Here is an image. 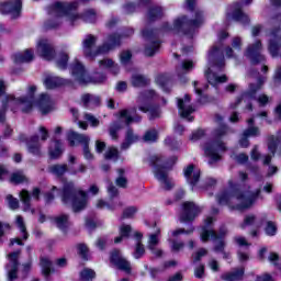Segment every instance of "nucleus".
I'll return each instance as SVG.
<instances>
[{
    "label": "nucleus",
    "instance_id": "58836bf2",
    "mask_svg": "<svg viewBox=\"0 0 281 281\" xmlns=\"http://www.w3.org/2000/svg\"><path fill=\"white\" fill-rule=\"evenodd\" d=\"M248 128L244 131L245 137H260V128L254 126V119L247 121Z\"/></svg>",
    "mask_w": 281,
    "mask_h": 281
},
{
    "label": "nucleus",
    "instance_id": "de8ad7c7",
    "mask_svg": "<svg viewBox=\"0 0 281 281\" xmlns=\"http://www.w3.org/2000/svg\"><path fill=\"white\" fill-rule=\"evenodd\" d=\"M164 10H161L159 7L151 8L147 13L149 21H157V19H161Z\"/></svg>",
    "mask_w": 281,
    "mask_h": 281
},
{
    "label": "nucleus",
    "instance_id": "2f4dec72",
    "mask_svg": "<svg viewBox=\"0 0 281 281\" xmlns=\"http://www.w3.org/2000/svg\"><path fill=\"white\" fill-rule=\"evenodd\" d=\"M63 143L60 140H52L48 147V155L50 159H58L64 153Z\"/></svg>",
    "mask_w": 281,
    "mask_h": 281
},
{
    "label": "nucleus",
    "instance_id": "aec40b11",
    "mask_svg": "<svg viewBox=\"0 0 281 281\" xmlns=\"http://www.w3.org/2000/svg\"><path fill=\"white\" fill-rule=\"evenodd\" d=\"M199 214H201V209L196 206V204H194L193 202H184L180 221L182 223H187L188 221H194V218H196Z\"/></svg>",
    "mask_w": 281,
    "mask_h": 281
},
{
    "label": "nucleus",
    "instance_id": "338daca9",
    "mask_svg": "<svg viewBox=\"0 0 281 281\" xmlns=\"http://www.w3.org/2000/svg\"><path fill=\"white\" fill-rule=\"evenodd\" d=\"M137 214V207L135 206H130L124 210L123 212V218H133Z\"/></svg>",
    "mask_w": 281,
    "mask_h": 281
},
{
    "label": "nucleus",
    "instance_id": "0e129e2a",
    "mask_svg": "<svg viewBox=\"0 0 281 281\" xmlns=\"http://www.w3.org/2000/svg\"><path fill=\"white\" fill-rule=\"evenodd\" d=\"M272 98L267 95V94H260L257 98V102L259 104V106H267L269 104V102H271Z\"/></svg>",
    "mask_w": 281,
    "mask_h": 281
},
{
    "label": "nucleus",
    "instance_id": "f8f14e48",
    "mask_svg": "<svg viewBox=\"0 0 281 281\" xmlns=\"http://www.w3.org/2000/svg\"><path fill=\"white\" fill-rule=\"evenodd\" d=\"M116 117H119V122L112 123L109 130L110 137H112V139H117V131H121L123 127L122 121H124L125 124L139 122V119L135 117V110H122Z\"/></svg>",
    "mask_w": 281,
    "mask_h": 281
},
{
    "label": "nucleus",
    "instance_id": "e433bc0d",
    "mask_svg": "<svg viewBox=\"0 0 281 281\" xmlns=\"http://www.w3.org/2000/svg\"><path fill=\"white\" fill-rule=\"evenodd\" d=\"M134 237L136 238V249L134 252V258L139 259L144 254H146V249L144 245H142L143 235L139 232H135Z\"/></svg>",
    "mask_w": 281,
    "mask_h": 281
},
{
    "label": "nucleus",
    "instance_id": "bf43d9fd",
    "mask_svg": "<svg viewBox=\"0 0 281 281\" xmlns=\"http://www.w3.org/2000/svg\"><path fill=\"white\" fill-rule=\"evenodd\" d=\"M131 58H133V54H131V50H123L120 55V60L122 65H128L131 63Z\"/></svg>",
    "mask_w": 281,
    "mask_h": 281
},
{
    "label": "nucleus",
    "instance_id": "473e14b6",
    "mask_svg": "<svg viewBox=\"0 0 281 281\" xmlns=\"http://www.w3.org/2000/svg\"><path fill=\"white\" fill-rule=\"evenodd\" d=\"M81 104H83L86 109H93V106H98L100 104V97L89 93L82 94Z\"/></svg>",
    "mask_w": 281,
    "mask_h": 281
},
{
    "label": "nucleus",
    "instance_id": "774afa93",
    "mask_svg": "<svg viewBox=\"0 0 281 281\" xmlns=\"http://www.w3.org/2000/svg\"><path fill=\"white\" fill-rule=\"evenodd\" d=\"M85 120H87V122H90L91 126H93L94 128L100 126V120L95 119V116H93L92 114L86 113Z\"/></svg>",
    "mask_w": 281,
    "mask_h": 281
},
{
    "label": "nucleus",
    "instance_id": "c756f323",
    "mask_svg": "<svg viewBox=\"0 0 281 281\" xmlns=\"http://www.w3.org/2000/svg\"><path fill=\"white\" fill-rule=\"evenodd\" d=\"M99 71H106V69H110L112 74H120V66L113 61V59L104 58L98 61V68Z\"/></svg>",
    "mask_w": 281,
    "mask_h": 281
},
{
    "label": "nucleus",
    "instance_id": "6ab92c4d",
    "mask_svg": "<svg viewBox=\"0 0 281 281\" xmlns=\"http://www.w3.org/2000/svg\"><path fill=\"white\" fill-rule=\"evenodd\" d=\"M246 56L250 59L252 65L262 63V60H265V56H262V43L260 41H256L250 44L246 50Z\"/></svg>",
    "mask_w": 281,
    "mask_h": 281
},
{
    "label": "nucleus",
    "instance_id": "72a5a7b5",
    "mask_svg": "<svg viewBox=\"0 0 281 281\" xmlns=\"http://www.w3.org/2000/svg\"><path fill=\"white\" fill-rule=\"evenodd\" d=\"M227 243L221 239L220 241L215 243L213 247V251L215 254H222L224 260H229L232 258V252L226 251Z\"/></svg>",
    "mask_w": 281,
    "mask_h": 281
},
{
    "label": "nucleus",
    "instance_id": "79ce46f5",
    "mask_svg": "<svg viewBox=\"0 0 281 281\" xmlns=\"http://www.w3.org/2000/svg\"><path fill=\"white\" fill-rule=\"evenodd\" d=\"M148 82H149L148 77L140 74H136L132 77L133 87H146Z\"/></svg>",
    "mask_w": 281,
    "mask_h": 281
},
{
    "label": "nucleus",
    "instance_id": "09e8293b",
    "mask_svg": "<svg viewBox=\"0 0 281 281\" xmlns=\"http://www.w3.org/2000/svg\"><path fill=\"white\" fill-rule=\"evenodd\" d=\"M132 228L131 225H122L120 227V236L114 239V243H120L123 238H128L131 235Z\"/></svg>",
    "mask_w": 281,
    "mask_h": 281
},
{
    "label": "nucleus",
    "instance_id": "0eeeda50",
    "mask_svg": "<svg viewBox=\"0 0 281 281\" xmlns=\"http://www.w3.org/2000/svg\"><path fill=\"white\" fill-rule=\"evenodd\" d=\"M70 71L74 80L79 82V85H102V82H106V75L104 72L97 68L93 76L90 77L79 60H75L70 65Z\"/></svg>",
    "mask_w": 281,
    "mask_h": 281
},
{
    "label": "nucleus",
    "instance_id": "a18cd8bd",
    "mask_svg": "<svg viewBox=\"0 0 281 281\" xmlns=\"http://www.w3.org/2000/svg\"><path fill=\"white\" fill-rule=\"evenodd\" d=\"M48 171L52 175H55V177H63V175H65V172H67V165H52L48 168Z\"/></svg>",
    "mask_w": 281,
    "mask_h": 281
},
{
    "label": "nucleus",
    "instance_id": "9b49d317",
    "mask_svg": "<svg viewBox=\"0 0 281 281\" xmlns=\"http://www.w3.org/2000/svg\"><path fill=\"white\" fill-rule=\"evenodd\" d=\"M272 23L276 25H279V29H274L268 34V37H269L268 49L272 58H276L278 56V52H280L281 49V14L272 19Z\"/></svg>",
    "mask_w": 281,
    "mask_h": 281
},
{
    "label": "nucleus",
    "instance_id": "37998d69",
    "mask_svg": "<svg viewBox=\"0 0 281 281\" xmlns=\"http://www.w3.org/2000/svg\"><path fill=\"white\" fill-rule=\"evenodd\" d=\"M42 273L44 277L49 278L50 273H54V269L52 268V261L47 258L41 259Z\"/></svg>",
    "mask_w": 281,
    "mask_h": 281
},
{
    "label": "nucleus",
    "instance_id": "5fc2aeb1",
    "mask_svg": "<svg viewBox=\"0 0 281 281\" xmlns=\"http://www.w3.org/2000/svg\"><path fill=\"white\" fill-rule=\"evenodd\" d=\"M159 49V42H150L145 48V54L147 56H155Z\"/></svg>",
    "mask_w": 281,
    "mask_h": 281
},
{
    "label": "nucleus",
    "instance_id": "39448f33",
    "mask_svg": "<svg viewBox=\"0 0 281 281\" xmlns=\"http://www.w3.org/2000/svg\"><path fill=\"white\" fill-rule=\"evenodd\" d=\"M203 25V12L196 11L193 20H188L186 16L178 18L173 21V25L165 23L162 25V32H176V34H187L190 36L196 27Z\"/></svg>",
    "mask_w": 281,
    "mask_h": 281
},
{
    "label": "nucleus",
    "instance_id": "864d4df0",
    "mask_svg": "<svg viewBox=\"0 0 281 281\" xmlns=\"http://www.w3.org/2000/svg\"><path fill=\"white\" fill-rule=\"evenodd\" d=\"M25 181H27V178L21 171H18L11 175V178H10L11 183H25Z\"/></svg>",
    "mask_w": 281,
    "mask_h": 281
},
{
    "label": "nucleus",
    "instance_id": "1a4fd4ad",
    "mask_svg": "<svg viewBox=\"0 0 281 281\" xmlns=\"http://www.w3.org/2000/svg\"><path fill=\"white\" fill-rule=\"evenodd\" d=\"M63 202L71 205L74 212H80L87 207V193L85 191H76L74 182H65Z\"/></svg>",
    "mask_w": 281,
    "mask_h": 281
},
{
    "label": "nucleus",
    "instance_id": "ddd939ff",
    "mask_svg": "<svg viewBox=\"0 0 281 281\" xmlns=\"http://www.w3.org/2000/svg\"><path fill=\"white\" fill-rule=\"evenodd\" d=\"M212 223H214L213 217H207L205 220V225L203 226V228L200 233V238H201L202 243H207V240H210V238H211V240H223V238H225L227 236V228L225 226L220 228L218 233H216V231L207 228V227H210V225H212Z\"/></svg>",
    "mask_w": 281,
    "mask_h": 281
},
{
    "label": "nucleus",
    "instance_id": "20e7f679",
    "mask_svg": "<svg viewBox=\"0 0 281 281\" xmlns=\"http://www.w3.org/2000/svg\"><path fill=\"white\" fill-rule=\"evenodd\" d=\"M120 35H111L108 37L106 43L94 48L95 43H98V37H95V35H87L82 41L83 54L86 58H89L90 60H95L98 56H104V54H109L111 49L117 47V45H120Z\"/></svg>",
    "mask_w": 281,
    "mask_h": 281
},
{
    "label": "nucleus",
    "instance_id": "69168bd1",
    "mask_svg": "<svg viewBox=\"0 0 281 281\" xmlns=\"http://www.w3.org/2000/svg\"><path fill=\"white\" fill-rule=\"evenodd\" d=\"M7 201L10 210H19V200L12 195H7Z\"/></svg>",
    "mask_w": 281,
    "mask_h": 281
},
{
    "label": "nucleus",
    "instance_id": "412c9836",
    "mask_svg": "<svg viewBox=\"0 0 281 281\" xmlns=\"http://www.w3.org/2000/svg\"><path fill=\"white\" fill-rule=\"evenodd\" d=\"M110 262H112L114 267L119 268L125 273L131 272V262H128V260H126V258L122 256V252L120 250H113L111 252Z\"/></svg>",
    "mask_w": 281,
    "mask_h": 281
},
{
    "label": "nucleus",
    "instance_id": "49530a36",
    "mask_svg": "<svg viewBox=\"0 0 281 281\" xmlns=\"http://www.w3.org/2000/svg\"><path fill=\"white\" fill-rule=\"evenodd\" d=\"M68 60H69V55H67V53H59L56 57V65L58 69H67Z\"/></svg>",
    "mask_w": 281,
    "mask_h": 281
},
{
    "label": "nucleus",
    "instance_id": "c03bdc74",
    "mask_svg": "<svg viewBox=\"0 0 281 281\" xmlns=\"http://www.w3.org/2000/svg\"><path fill=\"white\" fill-rule=\"evenodd\" d=\"M20 201L24 205V212H27L31 207V201H32V196L30 195V192L27 190H22L20 192Z\"/></svg>",
    "mask_w": 281,
    "mask_h": 281
},
{
    "label": "nucleus",
    "instance_id": "f257e3e1",
    "mask_svg": "<svg viewBox=\"0 0 281 281\" xmlns=\"http://www.w3.org/2000/svg\"><path fill=\"white\" fill-rule=\"evenodd\" d=\"M36 89L34 85L27 86L26 95L18 99L12 94L4 95V99H2L3 110L10 106V109L13 110L21 109L24 113H30L32 109H38L43 115L52 113V111H54V99L47 93H41L37 100H35L34 95L36 94Z\"/></svg>",
    "mask_w": 281,
    "mask_h": 281
},
{
    "label": "nucleus",
    "instance_id": "e2e57ef3",
    "mask_svg": "<svg viewBox=\"0 0 281 281\" xmlns=\"http://www.w3.org/2000/svg\"><path fill=\"white\" fill-rule=\"evenodd\" d=\"M123 175L124 169H119V178L116 179V186H119V188H126L127 180Z\"/></svg>",
    "mask_w": 281,
    "mask_h": 281
},
{
    "label": "nucleus",
    "instance_id": "c9c22d12",
    "mask_svg": "<svg viewBox=\"0 0 281 281\" xmlns=\"http://www.w3.org/2000/svg\"><path fill=\"white\" fill-rule=\"evenodd\" d=\"M138 140H139V136L133 133V130H127L125 134V142L121 145V148L123 150H126L131 148L132 144H135V142H138Z\"/></svg>",
    "mask_w": 281,
    "mask_h": 281
},
{
    "label": "nucleus",
    "instance_id": "f03ea898",
    "mask_svg": "<svg viewBox=\"0 0 281 281\" xmlns=\"http://www.w3.org/2000/svg\"><path fill=\"white\" fill-rule=\"evenodd\" d=\"M76 8H78V2H56L48 10L50 16L56 19V23H52V21L46 22L47 30L58 27V25H60V19H65L70 25H76V23L82 20L86 21V23H93L95 21V11L93 9L88 10L85 15L81 16L76 12Z\"/></svg>",
    "mask_w": 281,
    "mask_h": 281
},
{
    "label": "nucleus",
    "instance_id": "8fccbe9b",
    "mask_svg": "<svg viewBox=\"0 0 281 281\" xmlns=\"http://www.w3.org/2000/svg\"><path fill=\"white\" fill-rule=\"evenodd\" d=\"M260 227V224L256 220L255 215H248L245 217L244 223L241 224V229H245V227Z\"/></svg>",
    "mask_w": 281,
    "mask_h": 281
},
{
    "label": "nucleus",
    "instance_id": "4c0bfd02",
    "mask_svg": "<svg viewBox=\"0 0 281 281\" xmlns=\"http://www.w3.org/2000/svg\"><path fill=\"white\" fill-rule=\"evenodd\" d=\"M52 223L58 227V229H67L69 227V216L68 215H58L50 218Z\"/></svg>",
    "mask_w": 281,
    "mask_h": 281
},
{
    "label": "nucleus",
    "instance_id": "a878e982",
    "mask_svg": "<svg viewBox=\"0 0 281 281\" xmlns=\"http://www.w3.org/2000/svg\"><path fill=\"white\" fill-rule=\"evenodd\" d=\"M19 254L20 251H14L8 256L9 265L7 266V271L9 280H16V271L19 269Z\"/></svg>",
    "mask_w": 281,
    "mask_h": 281
},
{
    "label": "nucleus",
    "instance_id": "3c124183",
    "mask_svg": "<svg viewBox=\"0 0 281 281\" xmlns=\"http://www.w3.org/2000/svg\"><path fill=\"white\" fill-rule=\"evenodd\" d=\"M104 157L110 161H117L120 158V151H117V148L115 147H110L106 149Z\"/></svg>",
    "mask_w": 281,
    "mask_h": 281
},
{
    "label": "nucleus",
    "instance_id": "cd10ccee",
    "mask_svg": "<svg viewBox=\"0 0 281 281\" xmlns=\"http://www.w3.org/2000/svg\"><path fill=\"white\" fill-rule=\"evenodd\" d=\"M281 142V134L279 136H270L268 142V150L270 154L266 155L263 158V166L271 164V159L273 155H276V150L278 148V144Z\"/></svg>",
    "mask_w": 281,
    "mask_h": 281
},
{
    "label": "nucleus",
    "instance_id": "052dcab7",
    "mask_svg": "<svg viewBox=\"0 0 281 281\" xmlns=\"http://www.w3.org/2000/svg\"><path fill=\"white\" fill-rule=\"evenodd\" d=\"M78 254L83 258V260H89V247L85 244L78 245Z\"/></svg>",
    "mask_w": 281,
    "mask_h": 281
},
{
    "label": "nucleus",
    "instance_id": "2eb2a0df",
    "mask_svg": "<svg viewBox=\"0 0 281 281\" xmlns=\"http://www.w3.org/2000/svg\"><path fill=\"white\" fill-rule=\"evenodd\" d=\"M36 52L44 60H53L56 56L54 44L47 38H40L36 43Z\"/></svg>",
    "mask_w": 281,
    "mask_h": 281
},
{
    "label": "nucleus",
    "instance_id": "a211bd4d",
    "mask_svg": "<svg viewBox=\"0 0 281 281\" xmlns=\"http://www.w3.org/2000/svg\"><path fill=\"white\" fill-rule=\"evenodd\" d=\"M178 110L180 116L188 120V122H192L193 117L190 114L194 113L196 109L191 103L190 94H186L183 99H178Z\"/></svg>",
    "mask_w": 281,
    "mask_h": 281
},
{
    "label": "nucleus",
    "instance_id": "9d476101",
    "mask_svg": "<svg viewBox=\"0 0 281 281\" xmlns=\"http://www.w3.org/2000/svg\"><path fill=\"white\" fill-rule=\"evenodd\" d=\"M155 95L154 90H146L138 95V109L143 113H149V120H155L161 115V110H159V108L150 106V102Z\"/></svg>",
    "mask_w": 281,
    "mask_h": 281
},
{
    "label": "nucleus",
    "instance_id": "7ed1b4c3",
    "mask_svg": "<svg viewBox=\"0 0 281 281\" xmlns=\"http://www.w3.org/2000/svg\"><path fill=\"white\" fill-rule=\"evenodd\" d=\"M260 196V189L255 191H222L216 195V201L218 205H227L231 210H237L243 212V210H249L256 205Z\"/></svg>",
    "mask_w": 281,
    "mask_h": 281
},
{
    "label": "nucleus",
    "instance_id": "c85d7f7f",
    "mask_svg": "<svg viewBox=\"0 0 281 281\" xmlns=\"http://www.w3.org/2000/svg\"><path fill=\"white\" fill-rule=\"evenodd\" d=\"M12 59L15 65H22V63H31V60H34V50L25 49L24 52L15 53L12 56Z\"/></svg>",
    "mask_w": 281,
    "mask_h": 281
},
{
    "label": "nucleus",
    "instance_id": "6e6552de",
    "mask_svg": "<svg viewBox=\"0 0 281 281\" xmlns=\"http://www.w3.org/2000/svg\"><path fill=\"white\" fill-rule=\"evenodd\" d=\"M177 162V157H172L170 161H164V157L156 155L151 157V164L154 166V175L156 179L161 183L165 190L173 188L175 183L168 178V169L172 168Z\"/></svg>",
    "mask_w": 281,
    "mask_h": 281
},
{
    "label": "nucleus",
    "instance_id": "a19ab883",
    "mask_svg": "<svg viewBox=\"0 0 281 281\" xmlns=\"http://www.w3.org/2000/svg\"><path fill=\"white\" fill-rule=\"evenodd\" d=\"M15 225L18 229L21 232L23 240H27V227L25 226V220H23V216L18 215L15 217Z\"/></svg>",
    "mask_w": 281,
    "mask_h": 281
},
{
    "label": "nucleus",
    "instance_id": "680f3d73",
    "mask_svg": "<svg viewBox=\"0 0 281 281\" xmlns=\"http://www.w3.org/2000/svg\"><path fill=\"white\" fill-rule=\"evenodd\" d=\"M234 243L238 247H251V244L249 241H247V238H245L243 236L234 237Z\"/></svg>",
    "mask_w": 281,
    "mask_h": 281
},
{
    "label": "nucleus",
    "instance_id": "603ef678",
    "mask_svg": "<svg viewBox=\"0 0 281 281\" xmlns=\"http://www.w3.org/2000/svg\"><path fill=\"white\" fill-rule=\"evenodd\" d=\"M93 278H95V272L89 268H86L80 272L81 281H92Z\"/></svg>",
    "mask_w": 281,
    "mask_h": 281
},
{
    "label": "nucleus",
    "instance_id": "5701e85b",
    "mask_svg": "<svg viewBox=\"0 0 281 281\" xmlns=\"http://www.w3.org/2000/svg\"><path fill=\"white\" fill-rule=\"evenodd\" d=\"M252 0H244L241 3H235L233 9V20L239 23H249V16L243 12V5H249Z\"/></svg>",
    "mask_w": 281,
    "mask_h": 281
},
{
    "label": "nucleus",
    "instance_id": "ea45409f",
    "mask_svg": "<svg viewBox=\"0 0 281 281\" xmlns=\"http://www.w3.org/2000/svg\"><path fill=\"white\" fill-rule=\"evenodd\" d=\"M215 122L220 125V127L215 130V137H217V139H221V137L227 135V126L223 124V116L221 115L215 116Z\"/></svg>",
    "mask_w": 281,
    "mask_h": 281
},
{
    "label": "nucleus",
    "instance_id": "6e6d98bb",
    "mask_svg": "<svg viewBox=\"0 0 281 281\" xmlns=\"http://www.w3.org/2000/svg\"><path fill=\"white\" fill-rule=\"evenodd\" d=\"M191 69H194V63L186 60L181 64L180 67L177 68V71L178 74H186L188 71H191Z\"/></svg>",
    "mask_w": 281,
    "mask_h": 281
},
{
    "label": "nucleus",
    "instance_id": "4468645a",
    "mask_svg": "<svg viewBox=\"0 0 281 281\" xmlns=\"http://www.w3.org/2000/svg\"><path fill=\"white\" fill-rule=\"evenodd\" d=\"M68 142L70 143V146H76V142L77 144H82L85 158L93 159V154L89 150V142H91L89 136L70 131L68 132Z\"/></svg>",
    "mask_w": 281,
    "mask_h": 281
},
{
    "label": "nucleus",
    "instance_id": "4d7b16f0",
    "mask_svg": "<svg viewBox=\"0 0 281 281\" xmlns=\"http://www.w3.org/2000/svg\"><path fill=\"white\" fill-rule=\"evenodd\" d=\"M159 137L156 130H149L145 133L143 139L144 142H157V138Z\"/></svg>",
    "mask_w": 281,
    "mask_h": 281
},
{
    "label": "nucleus",
    "instance_id": "f3484780",
    "mask_svg": "<svg viewBox=\"0 0 281 281\" xmlns=\"http://www.w3.org/2000/svg\"><path fill=\"white\" fill-rule=\"evenodd\" d=\"M23 3L21 0H11L0 4V14H10L11 19H19L21 16V8Z\"/></svg>",
    "mask_w": 281,
    "mask_h": 281
},
{
    "label": "nucleus",
    "instance_id": "dca6fc26",
    "mask_svg": "<svg viewBox=\"0 0 281 281\" xmlns=\"http://www.w3.org/2000/svg\"><path fill=\"white\" fill-rule=\"evenodd\" d=\"M203 150L211 161H218L221 153L225 151V144L221 140L210 142L204 145Z\"/></svg>",
    "mask_w": 281,
    "mask_h": 281
},
{
    "label": "nucleus",
    "instance_id": "bb28decb",
    "mask_svg": "<svg viewBox=\"0 0 281 281\" xmlns=\"http://www.w3.org/2000/svg\"><path fill=\"white\" fill-rule=\"evenodd\" d=\"M183 172L190 186L194 187L196 183H199V179H201V170L194 165H189L187 168H184Z\"/></svg>",
    "mask_w": 281,
    "mask_h": 281
},
{
    "label": "nucleus",
    "instance_id": "423d86ee",
    "mask_svg": "<svg viewBox=\"0 0 281 281\" xmlns=\"http://www.w3.org/2000/svg\"><path fill=\"white\" fill-rule=\"evenodd\" d=\"M220 52L221 48H218V46H214L213 49H211L209 53L210 67L207 68V70H205V76L209 83L213 87H216V85H221V82H227V76H218V71H221V69L225 67L224 59H221V61L216 59Z\"/></svg>",
    "mask_w": 281,
    "mask_h": 281
},
{
    "label": "nucleus",
    "instance_id": "f704fd0d",
    "mask_svg": "<svg viewBox=\"0 0 281 281\" xmlns=\"http://www.w3.org/2000/svg\"><path fill=\"white\" fill-rule=\"evenodd\" d=\"M26 146L29 153L32 155H41V142L38 140V136H32Z\"/></svg>",
    "mask_w": 281,
    "mask_h": 281
},
{
    "label": "nucleus",
    "instance_id": "b1692460",
    "mask_svg": "<svg viewBox=\"0 0 281 281\" xmlns=\"http://www.w3.org/2000/svg\"><path fill=\"white\" fill-rule=\"evenodd\" d=\"M161 236V231L159 228L156 229L155 233L149 234L148 240H147V249L154 254V256H161L162 251L161 249L157 248V245H159V238Z\"/></svg>",
    "mask_w": 281,
    "mask_h": 281
},
{
    "label": "nucleus",
    "instance_id": "4be33fe9",
    "mask_svg": "<svg viewBox=\"0 0 281 281\" xmlns=\"http://www.w3.org/2000/svg\"><path fill=\"white\" fill-rule=\"evenodd\" d=\"M252 78L257 79V83H250L248 91L243 95V100L254 99L256 98V93L262 89L267 78L260 77L259 72L251 74Z\"/></svg>",
    "mask_w": 281,
    "mask_h": 281
},
{
    "label": "nucleus",
    "instance_id": "7c9ffc66",
    "mask_svg": "<svg viewBox=\"0 0 281 281\" xmlns=\"http://www.w3.org/2000/svg\"><path fill=\"white\" fill-rule=\"evenodd\" d=\"M243 276H245V269L244 268H237L229 272H224L221 276V280L224 281H239L243 280Z\"/></svg>",
    "mask_w": 281,
    "mask_h": 281
},
{
    "label": "nucleus",
    "instance_id": "393cba45",
    "mask_svg": "<svg viewBox=\"0 0 281 281\" xmlns=\"http://www.w3.org/2000/svg\"><path fill=\"white\" fill-rule=\"evenodd\" d=\"M65 85H69V80L63 79L53 74H47L44 78V86L47 89H58V87H65Z\"/></svg>",
    "mask_w": 281,
    "mask_h": 281
},
{
    "label": "nucleus",
    "instance_id": "13d9d810",
    "mask_svg": "<svg viewBox=\"0 0 281 281\" xmlns=\"http://www.w3.org/2000/svg\"><path fill=\"white\" fill-rule=\"evenodd\" d=\"M265 232L267 236H276V234L278 233V227L273 222H267Z\"/></svg>",
    "mask_w": 281,
    "mask_h": 281
}]
</instances>
